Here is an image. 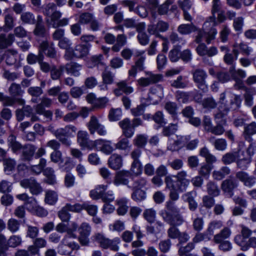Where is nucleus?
<instances>
[{"label": "nucleus", "mask_w": 256, "mask_h": 256, "mask_svg": "<svg viewBox=\"0 0 256 256\" xmlns=\"http://www.w3.org/2000/svg\"><path fill=\"white\" fill-rule=\"evenodd\" d=\"M187 172L184 170L178 172L176 175H168L165 177L166 188L170 191V198L172 200L179 198L178 192L186 190L190 184V180L186 178Z\"/></svg>", "instance_id": "obj_2"}, {"label": "nucleus", "mask_w": 256, "mask_h": 256, "mask_svg": "<svg viewBox=\"0 0 256 256\" xmlns=\"http://www.w3.org/2000/svg\"><path fill=\"white\" fill-rule=\"evenodd\" d=\"M132 194V198L137 202H141L146 198V192L141 190H134Z\"/></svg>", "instance_id": "obj_58"}, {"label": "nucleus", "mask_w": 256, "mask_h": 256, "mask_svg": "<svg viewBox=\"0 0 256 256\" xmlns=\"http://www.w3.org/2000/svg\"><path fill=\"white\" fill-rule=\"evenodd\" d=\"M188 84V82L182 76H178L177 78L171 82V86L176 88H184Z\"/></svg>", "instance_id": "obj_48"}, {"label": "nucleus", "mask_w": 256, "mask_h": 256, "mask_svg": "<svg viewBox=\"0 0 256 256\" xmlns=\"http://www.w3.org/2000/svg\"><path fill=\"white\" fill-rule=\"evenodd\" d=\"M166 207L169 211L173 213V215L170 216L167 212L165 210L162 211L161 215L164 220L173 226L181 225L184 222V220L182 215L179 213V210L175 206L174 204L171 201H168L166 202Z\"/></svg>", "instance_id": "obj_4"}, {"label": "nucleus", "mask_w": 256, "mask_h": 256, "mask_svg": "<svg viewBox=\"0 0 256 256\" xmlns=\"http://www.w3.org/2000/svg\"><path fill=\"white\" fill-rule=\"evenodd\" d=\"M42 18L38 16L37 18V22L34 33L36 36H44L46 34L44 26L42 23Z\"/></svg>", "instance_id": "obj_33"}, {"label": "nucleus", "mask_w": 256, "mask_h": 256, "mask_svg": "<svg viewBox=\"0 0 256 256\" xmlns=\"http://www.w3.org/2000/svg\"><path fill=\"white\" fill-rule=\"evenodd\" d=\"M169 27L168 24L162 20L158 22L156 24H151L148 26V32L150 34H154L156 37L164 39L160 32H163L166 31Z\"/></svg>", "instance_id": "obj_8"}, {"label": "nucleus", "mask_w": 256, "mask_h": 256, "mask_svg": "<svg viewBox=\"0 0 256 256\" xmlns=\"http://www.w3.org/2000/svg\"><path fill=\"white\" fill-rule=\"evenodd\" d=\"M164 97V89L160 85H156L150 90L148 98L153 104H158Z\"/></svg>", "instance_id": "obj_13"}, {"label": "nucleus", "mask_w": 256, "mask_h": 256, "mask_svg": "<svg viewBox=\"0 0 256 256\" xmlns=\"http://www.w3.org/2000/svg\"><path fill=\"white\" fill-rule=\"evenodd\" d=\"M109 102V99L106 97H101L97 98L93 107L96 108H104L108 104Z\"/></svg>", "instance_id": "obj_62"}, {"label": "nucleus", "mask_w": 256, "mask_h": 256, "mask_svg": "<svg viewBox=\"0 0 256 256\" xmlns=\"http://www.w3.org/2000/svg\"><path fill=\"white\" fill-rule=\"evenodd\" d=\"M117 88L114 90V93L116 96H121L122 93L129 94L134 92V88L127 84L126 80H121L116 83Z\"/></svg>", "instance_id": "obj_16"}, {"label": "nucleus", "mask_w": 256, "mask_h": 256, "mask_svg": "<svg viewBox=\"0 0 256 256\" xmlns=\"http://www.w3.org/2000/svg\"><path fill=\"white\" fill-rule=\"evenodd\" d=\"M92 228L90 224L86 222H82L78 228V232L81 238H86L90 234Z\"/></svg>", "instance_id": "obj_31"}, {"label": "nucleus", "mask_w": 256, "mask_h": 256, "mask_svg": "<svg viewBox=\"0 0 256 256\" xmlns=\"http://www.w3.org/2000/svg\"><path fill=\"white\" fill-rule=\"evenodd\" d=\"M144 218L149 222H154L156 216V212L153 208L146 209L144 213Z\"/></svg>", "instance_id": "obj_56"}, {"label": "nucleus", "mask_w": 256, "mask_h": 256, "mask_svg": "<svg viewBox=\"0 0 256 256\" xmlns=\"http://www.w3.org/2000/svg\"><path fill=\"white\" fill-rule=\"evenodd\" d=\"M196 30V27L192 24H182L178 28V31L182 34L186 35Z\"/></svg>", "instance_id": "obj_35"}, {"label": "nucleus", "mask_w": 256, "mask_h": 256, "mask_svg": "<svg viewBox=\"0 0 256 256\" xmlns=\"http://www.w3.org/2000/svg\"><path fill=\"white\" fill-rule=\"evenodd\" d=\"M14 36L13 34H0V49H5L10 46L14 41Z\"/></svg>", "instance_id": "obj_22"}, {"label": "nucleus", "mask_w": 256, "mask_h": 256, "mask_svg": "<svg viewBox=\"0 0 256 256\" xmlns=\"http://www.w3.org/2000/svg\"><path fill=\"white\" fill-rule=\"evenodd\" d=\"M206 76V72L200 69L196 70L193 74L194 82L196 83L198 88L203 92H206L208 90L205 80Z\"/></svg>", "instance_id": "obj_12"}, {"label": "nucleus", "mask_w": 256, "mask_h": 256, "mask_svg": "<svg viewBox=\"0 0 256 256\" xmlns=\"http://www.w3.org/2000/svg\"><path fill=\"white\" fill-rule=\"evenodd\" d=\"M56 8V4L50 3L48 4L44 10V13L46 16L47 24L54 28H58L57 22L62 16V12Z\"/></svg>", "instance_id": "obj_5"}, {"label": "nucleus", "mask_w": 256, "mask_h": 256, "mask_svg": "<svg viewBox=\"0 0 256 256\" xmlns=\"http://www.w3.org/2000/svg\"><path fill=\"white\" fill-rule=\"evenodd\" d=\"M220 8V0H213L212 7V16H210L204 23L202 30H198L196 38L197 43H200L205 40L209 44L214 40L217 34V30L214 28L216 24L214 14L218 12Z\"/></svg>", "instance_id": "obj_1"}, {"label": "nucleus", "mask_w": 256, "mask_h": 256, "mask_svg": "<svg viewBox=\"0 0 256 256\" xmlns=\"http://www.w3.org/2000/svg\"><path fill=\"white\" fill-rule=\"evenodd\" d=\"M109 228L112 231H122L124 229V222L120 220H116L109 225Z\"/></svg>", "instance_id": "obj_64"}, {"label": "nucleus", "mask_w": 256, "mask_h": 256, "mask_svg": "<svg viewBox=\"0 0 256 256\" xmlns=\"http://www.w3.org/2000/svg\"><path fill=\"white\" fill-rule=\"evenodd\" d=\"M65 242L66 243L59 248H60L64 249V254H69L72 252V250H77L80 248L78 244L74 242H68V241Z\"/></svg>", "instance_id": "obj_40"}, {"label": "nucleus", "mask_w": 256, "mask_h": 256, "mask_svg": "<svg viewBox=\"0 0 256 256\" xmlns=\"http://www.w3.org/2000/svg\"><path fill=\"white\" fill-rule=\"evenodd\" d=\"M132 177V174L129 170H123L118 171L116 173L113 180V184L116 186L120 185L128 186H129V180Z\"/></svg>", "instance_id": "obj_9"}, {"label": "nucleus", "mask_w": 256, "mask_h": 256, "mask_svg": "<svg viewBox=\"0 0 256 256\" xmlns=\"http://www.w3.org/2000/svg\"><path fill=\"white\" fill-rule=\"evenodd\" d=\"M164 108L173 117L175 118L176 116L178 109L176 103L172 102H168L165 104Z\"/></svg>", "instance_id": "obj_55"}, {"label": "nucleus", "mask_w": 256, "mask_h": 256, "mask_svg": "<svg viewBox=\"0 0 256 256\" xmlns=\"http://www.w3.org/2000/svg\"><path fill=\"white\" fill-rule=\"evenodd\" d=\"M50 158L51 161L54 163L62 164L64 162L62 153L59 150L52 152L50 154Z\"/></svg>", "instance_id": "obj_60"}, {"label": "nucleus", "mask_w": 256, "mask_h": 256, "mask_svg": "<svg viewBox=\"0 0 256 256\" xmlns=\"http://www.w3.org/2000/svg\"><path fill=\"white\" fill-rule=\"evenodd\" d=\"M76 128L72 125H68L64 128H60L52 132L54 135L64 144L70 146V142L65 136H74L76 134Z\"/></svg>", "instance_id": "obj_6"}, {"label": "nucleus", "mask_w": 256, "mask_h": 256, "mask_svg": "<svg viewBox=\"0 0 256 256\" xmlns=\"http://www.w3.org/2000/svg\"><path fill=\"white\" fill-rule=\"evenodd\" d=\"M162 76L160 74H154L150 72L146 73V77H142L137 80L138 84L146 87L160 81Z\"/></svg>", "instance_id": "obj_11"}, {"label": "nucleus", "mask_w": 256, "mask_h": 256, "mask_svg": "<svg viewBox=\"0 0 256 256\" xmlns=\"http://www.w3.org/2000/svg\"><path fill=\"white\" fill-rule=\"evenodd\" d=\"M236 244L243 251L247 250L250 248H256V241H236Z\"/></svg>", "instance_id": "obj_59"}, {"label": "nucleus", "mask_w": 256, "mask_h": 256, "mask_svg": "<svg viewBox=\"0 0 256 256\" xmlns=\"http://www.w3.org/2000/svg\"><path fill=\"white\" fill-rule=\"evenodd\" d=\"M8 145L14 152H16L22 148V145L16 140V138L12 134L8 138Z\"/></svg>", "instance_id": "obj_46"}, {"label": "nucleus", "mask_w": 256, "mask_h": 256, "mask_svg": "<svg viewBox=\"0 0 256 256\" xmlns=\"http://www.w3.org/2000/svg\"><path fill=\"white\" fill-rule=\"evenodd\" d=\"M94 16V15L91 13H82L80 15L78 22L82 24H87L90 22Z\"/></svg>", "instance_id": "obj_63"}, {"label": "nucleus", "mask_w": 256, "mask_h": 256, "mask_svg": "<svg viewBox=\"0 0 256 256\" xmlns=\"http://www.w3.org/2000/svg\"><path fill=\"white\" fill-rule=\"evenodd\" d=\"M44 43L46 44V46L44 50L41 52L42 54H44V52L48 56L54 58L56 56V52L54 48L53 43L50 44L47 40H44L40 44V46H41Z\"/></svg>", "instance_id": "obj_32"}, {"label": "nucleus", "mask_w": 256, "mask_h": 256, "mask_svg": "<svg viewBox=\"0 0 256 256\" xmlns=\"http://www.w3.org/2000/svg\"><path fill=\"white\" fill-rule=\"evenodd\" d=\"M256 134V122H252L244 126V136L246 140H250V136Z\"/></svg>", "instance_id": "obj_34"}, {"label": "nucleus", "mask_w": 256, "mask_h": 256, "mask_svg": "<svg viewBox=\"0 0 256 256\" xmlns=\"http://www.w3.org/2000/svg\"><path fill=\"white\" fill-rule=\"evenodd\" d=\"M20 184L24 188H28L32 194L38 195L42 192V186L34 179H24L20 182Z\"/></svg>", "instance_id": "obj_10"}, {"label": "nucleus", "mask_w": 256, "mask_h": 256, "mask_svg": "<svg viewBox=\"0 0 256 256\" xmlns=\"http://www.w3.org/2000/svg\"><path fill=\"white\" fill-rule=\"evenodd\" d=\"M46 164V160L44 158H42L40 159V162L38 164L30 167V170L33 173L38 174L43 170Z\"/></svg>", "instance_id": "obj_52"}, {"label": "nucleus", "mask_w": 256, "mask_h": 256, "mask_svg": "<svg viewBox=\"0 0 256 256\" xmlns=\"http://www.w3.org/2000/svg\"><path fill=\"white\" fill-rule=\"evenodd\" d=\"M46 44L44 43L41 46H39L38 54L36 56L33 54H30L26 58V60L29 64H32L36 62H40L42 61L44 58V56L42 54L41 52L44 50Z\"/></svg>", "instance_id": "obj_21"}, {"label": "nucleus", "mask_w": 256, "mask_h": 256, "mask_svg": "<svg viewBox=\"0 0 256 256\" xmlns=\"http://www.w3.org/2000/svg\"><path fill=\"white\" fill-rule=\"evenodd\" d=\"M100 246L103 249H110L112 250L118 251V246L116 241H99Z\"/></svg>", "instance_id": "obj_45"}, {"label": "nucleus", "mask_w": 256, "mask_h": 256, "mask_svg": "<svg viewBox=\"0 0 256 256\" xmlns=\"http://www.w3.org/2000/svg\"><path fill=\"white\" fill-rule=\"evenodd\" d=\"M78 228L77 224L73 222L71 224V228H68L67 226L62 222L58 224L56 226V230L60 233L66 232L67 234L69 235L70 238H76V235L74 234Z\"/></svg>", "instance_id": "obj_18"}, {"label": "nucleus", "mask_w": 256, "mask_h": 256, "mask_svg": "<svg viewBox=\"0 0 256 256\" xmlns=\"http://www.w3.org/2000/svg\"><path fill=\"white\" fill-rule=\"evenodd\" d=\"M122 116V111L120 108H111L108 114V118L111 122L118 120Z\"/></svg>", "instance_id": "obj_50"}, {"label": "nucleus", "mask_w": 256, "mask_h": 256, "mask_svg": "<svg viewBox=\"0 0 256 256\" xmlns=\"http://www.w3.org/2000/svg\"><path fill=\"white\" fill-rule=\"evenodd\" d=\"M8 228L12 232H15L18 230L20 227V223L17 220L11 218L7 224Z\"/></svg>", "instance_id": "obj_57"}, {"label": "nucleus", "mask_w": 256, "mask_h": 256, "mask_svg": "<svg viewBox=\"0 0 256 256\" xmlns=\"http://www.w3.org/2000/svg\"><path fill=\"white\" fill-rule=\"evenodd\" d=\"M44 174L47 178V182L49 184H52L56 183V176L54 174V171L51 168H47L44 170Z\"/></svg>", "instance_id": "obj_49"}, {"label": "nucleus", "mask_w": 256, "mask_h": 256, "mask_svg": "<svg viewBox=\"0 0 256 256\" xmlns=\"http://www.w3.org/2000/svg\"><path fill=\"white\" fill-rule=\"evenodd\" d=\"M214 140V137H212L209 139V141L214 144L216 150L222 151L226 148L227 143L224 139L218 138L215 140Z\"/></svg>", "instance_id": "obj_36"}, {"label": "nucleus", "mask_w": 256, "mask_h": 256, "mask_svg": "<svg viewBox=\"0 0 256 256\" xmlns=\"http://www.w3.org/2000/svg\"><path fill=\"white\" fill-rule=\"evenodd\" d=\"M186 241H180L177 246H179L178 253L180 256L186 255L191 251L194 247L193 242H190L186 244Z\"/></svg>", "instance_id": "obj_28"}, {"label": "nucleus", "mask_w": 256, "mask_h": 256, "mask_svg": "<svg viewBox=\"0 0 256 256\" xmlns=\"http://www.w3.org/2000/svg\"><path fill=\"white\" fill-rule=\"evenodd\" d=\"M256 152V146L254 144H250L246 150V155L243 156L246 158V162H250L252 157Z\"/></svg>", "instance_id": "obj_61"}, {"label": "nucleus", "mask_w": 256, "mask_h": 256, "mask_svg": "<svg viewBox=\"0 0 256 256\" xmlns=\"http://www.w3.org/2000/svg\"><path fill=\"white\" fill-rule=\"evenodd\" d=\"M200 155L205 158L206 162L208 163H214L216 162V156L211 154L208 150L204 147L201 148L200 150Z\"/></svg>", "instance_id": "obj_39"}, {"label": "nucleus", "mask_w": 256, "mask_h": 256, "mask_svg": "<svg viewBox=\"0 0 256 256\" xmlns=\"http://www.w3.org/2000/svg\"><path fill=\"white\" fill-rule=\"evenodd\" d=\"M208 193L213 196H218L220 194V190L216 183L210 182L206 184Z\"/></svg>", "instance_id": "obj_42"}, {"label": "nucleus", "mask_w": 256, "mask_h": 256, "mask_svg": "<svg viewBox=\"0 0 256 256\" xmlns=\"http://www.w3.org/2000/svg\"><path fill=\"white\" fill-rule=\"evenodd\" d=\"M114 74L111 72L105 70L102 74V82L108 84H112L114 81Z\"/></svg>", "instance_id": "obj_54"}, {"label": "nucleus", "mask_w": 256, "mask_h": 256, "mask_svg": "<svg viewBox=\"0 0 256 256\" xmlns=\"http://www.w3.org/2000/svg\"><path fill=\"white\" fill-rule=\"evenodd\" d=\"M142 164L140 161H133L130 172L132 174V176H137L142 174Z\"/></svg>", "instance_id": "obj_37"}, {"label": "nucleus", "mask_w": 256, "mask_h": 256, "mask_svg": "<svg viewBox=\"0 0 256 256\" xmlns=\"http://www.w3.org/2000/svg\"><path fill=\"white\" fill-rule=\"evenodd\" d=\"M120 126L122 129V134L126 138H132L134 133V129L132 126L130 120L126 118L118 122Z\"/></svg>", "instance_id": "obj_15"}, {"label": "nucleus", "mask_w": 256, "mask_h": 256, "mask_svg": "<svg viewBox=\"0 0 256 256\" xmlns=\"http://www.w3.org/2000/svg\"><path fill=\"white\" fill-rule=\"evenodd\" d=\"M256 94V90L254 88H250L246 90L244 94L245 104L246 106H250L253 104L252 96Z\"/></svg>", "instance_id": "obj_53"}, {"label": "nucleus", "mask_w": 256, "mask_h": 256, "mask_svg": "<svg viewBox=\"0 0 256 256\" xmlns=\"http://www.w3.org/2000/svg\"><path fill=\"white\" fill-rule=\"evenodd\" d=\"M58 200V196L56 192L53 190H47L45 195V202L50 204H54Z\"/></svg>", "instance_id": "obj_38"}, {"label": "nucleus", "mask_w": 256, "mask_h": 256, "mask_svg": "<svg viewBox=\"0 0 256 256\" xmlns=\"http://www.w3.org/2000/svg\"><path fill=\"white\" fill-rule=\"evenodd\" d=\"M101 124L100 123L97 118L94 116L90 117V120L88 122L87 126L90 133L92 134H94L96 132V128Z\"/></svg>", "instance_id": "obj_41"}, {"label": "nucleus", "mask_w": 256, "mask_h": 256, "mask_svg": "<svg viewBox=\"0 0 256 256\" xmlns=\"http://www.w3.org/2000/svg\"><path fill=\"white\" fill-rule=\"evenodd\" d=\"M17 52L15 50H8L5 53V58L6 64L12 65L16 60Z\"/></svg>", "instance_id": "obj_51"}, {"label": "nucleus", "mask_w": 256, "mask_h": 256, "mask_svg": "<svg viewBox=\"0 0 256 256\" xmlns=\"http://www.w3.org/2000/svg\"><path fill=\"white\" fill-rule=\"evenodd\" d=\"M90 48V44H78L74 50H68L64 54V58L66 60H70L74 58H83L88 54Z\"/></svg>", "instance_id": "obj_7"}, {"label": "nucleus", "mask_w": 256, "mask_h": 256, "mask_svg": "<svg viewBox=\"0 0 256 256\" xmlns=\"http://www.w3.org/2000/svg\"><path fill=\"white\" fill-rule=\"evenodd\" d=\"M230 170L228 166H222L218 170H215L212 172V176L214 180H220L230 174Z\"/></svg>", "instance_id": "obj_30"}, {"label": "nucleus", "mask_w": 256, "mask_h": 256, "mask_svg": "<svg viewBox=\"0 0 256 256\" xmlns=\"http://www.w3.org/2000/svg\"><path fill=\"white\" fill-rule=\"evenodd\" d=\"M168 234L169 238L172 239L188 240L190 238L187 233H180L178 230L174 226H172L168 230Z\"/></svg>", "instance_id": "obj_20"}, {"label": "nucleus", "mask_w": 256, "mask_h": 256, "mask_svg": "<svg viewBox=\"0 0 256 256\" xmlns=\"http://www.w3.org/2000/svg\"><path fill=\"white\" fill-rule=\"evenodd\" d=\"M227 97L229 98L231 106L229 108H224L221 106L219 109V112L215 114L214 118L217 125L215 126H212L210 131V132L215 135L220 136L224 133L225 130L223 126L226 124V120L224 117L227 114L228 110H236L240 105L241 100L240 96L228 92L227 94Z\"/></svg>", "instance_id": "obj_3"}, {"label": "nucleus", "mask_w": 256, "mask_h": 256, "mask_svg": "<svg viewBox=\"0 0 256 256\" xmlns=\"http://www.w3.org/2000/svg\"><path fill=\"white\" fill-rule=\"evenodd\" d=\"M36 148L32 145H26L22 148V156L24 159L30 160L32 157Z\"/></svg>", "instance_id": "obj_43"}, {"label": "nucleus", "mask_w": 256, "mask_h": 256, "mask_svg": "<svg viewBox=\"0 0 256 256\" xmlns=\"http://www.w3.org/2000/svg\"><path fill=\"white\" fill-rule=\"evenodd\" d=\"M46 246V241H34V244L28 246L29 256H40L39 248Z\"/></svg>", "instance_id": "obj_25"}, {"label": "nucleus", "mask_w": 256, "mask_h": 256, "mask_svg": "<svg viewBox=\"0 0 256 256\" xmlns=\"http://www.w3.org/2000/svg\"><path fill=\"white\" fill-rule=\"evenodd\" d=\"M20 20L24 24H33L36 22L34 16L30 12H27L22 14Z\"/></svg>", "instance_id": "obj_44"}, {"label": "nucleus", "mask_w": 256, "mask_h": 256, "mask_svg": "<svg viewBox=\"0 0 256 256\" xmlns=\"http://www.w3.org/2000/svg\"><path fill=\"white\" fill-rule=\"evenodd\" d=\"M238 184L235 182L230 180H226L222 182V188L224 192H230L236 188Z\"/></svg>", "instance_id": "obj_47"}, {"label": "nucleus", "mask_w": 256, "mask_h": 256, "mask_svg": "<svg viewBox=\"0 0 256 256\" xmlns=\"http://www.w3.org/2000/svg\"><path fill=\"white\" fill-rule=\"evenodd\" d=\"M110 167L114 170L120 168L122 166V157L118 154H113L109 158L108 161Z\"/></svg>", "instance_id": "obj_23"}, {"label": "nucleus", "mask_w": 256, "mask_h": 256, "mask_svg": "<svg viewBox=\"0 0 256 256\" xmlns=\"http://www.w3.org/2000/svg\"><path fill=\"white\" fill-rule=\"evenodd\" d=\"M65 69L68 74L78 76L80 75L82 66L76 62H70L66 64Z\"/></svg>", "instance_id": "obj_26"}, {"label": "nucleus", "mask_w": 256, "mask_h": 256, "mask_svg": "<svg viewBox=\"0 0 256 256\" xmlns=\"http://www.w3.org/2000/svg\"><path fill=\"white\" fill-rule=\"evenodd\" d=\"M78 142L80 146L84 148H90L88 134L86 131H79L78 133Z\"/></svg>", "instance_id": "obj_27"}, {"label": "nucleus", "mask_w": 256, "mask_h": 256, "mask_svg": "<svg viewBox=\"0 0 256 256\" xmlns=\"http://www.w3.org/2000/svg\"><path fill=\"white\" fill-rule=\"evenodd\" d=\"M236 177L242 182L245 186L249 188L252 186L256 183V178L250 176L247 173L244 172H238Z\"/></svg>", "instance_id": "obj_19"}, {"label": "nucleus", "mask_w": 256, "mask_h": 256, "mask_svg": "<svg viewBox=\"0 0 256 256\" xmlns=\"http://www.w3.org/2000/svg\"><path fill=\"white\" fill-rule=\"evenodd\" d=\"M128 199L126 197L118 198L116 204L118 208L116 212L118 216H124L128 212L129 206H128Z\"/></svg>", "instance_id": "obj_17"}, {"label": "nucleus", "mask_w": 256, "mask_h": 256, "mask_svg": "<svg viewBox=\"0 0 256 256\" xmlns=\"http://www.w3.org/2000/svg\"><path fill=\"white\" fill-rule=\"evenodd\" d=\"M128 138H120L118 142L114 144L115 149L122 151L128 152L131 148V144L128 140Z\"/></svg>", "instance_id": "obj_29"}, {"label": "nucleus", "mask_w": 256, "mask_h": 256, "mask_svg": "<svg viewBox=\"0 0 256 256\" xmlns=\"http://www.w3.org/2000/svg\"><path fill=\"white\" fill-rule=\"evenodd\" d=\"M252 52V48L244 42H235L233 45L232 52L235 56L236 59L238 58L239 53L246 56H249Z\"/></svg>", "instance_id": "obj_14"}, {"label": "nucleus", "mask_w": 256, "mask_h": 256, "mask_svg": "<svg viewBox=\"0 0 256 256\" xmlns=\"http://www.w3.org/2000/svg\"><path fill=\"white\" fill-rule=\"evenodd\" d=\"M108 188V185L100 184L97 186L94 189L90 190V198L93 200L101 198Z\"/></svg>", "instance_id": "obj_24"}]
</instances>
